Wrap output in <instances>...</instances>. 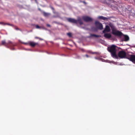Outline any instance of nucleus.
Returning <instances> with one entry per match:
<instances>
[{"label": "nucleus", "mask_w": 135, "mask_h": 135, "mask_svg": "<svg viewBox=\"0 0 135 135\" xmlns=\"http://www.w3.org/2000/svg\"><path fill=\"white\" fill-rule=\"evenodd\" d=\"M35 1L36 2H37L36 0H35Z\"/></svg>", "instance_id": "obj_24"}, {"label": "nucleus", "mask_w": 135, "mask_h": 135, "mask_svg": "<svg viewBox=\"0 0 135 135\" xmlns=\"http://www.w3.org/2000/svg\"><path fill=\"white\" fill-rule=\"evenodd\" d=\"M68 35L70 37L71 36V33H67Z\"/></svg>", "instance_id": "obj_17"}, {"label": "nucleus", "mask_w": 135, "mask_h": 135, "mask_svg": "<svg viewBox=\"0 0 135 135\" xmlns=\"http://www.w3.org/2000/svg\"><path fill=\"white\" fill-rule=\"evenodd\" d=\"M86 56L87 57H88V55H86Z\"/></svg>", "instance_id": "obj_22"}, {"label": "nucleus", "mask_w": 135, "mask_h": 135, "mask_svg": "<svg viewBox=\"0 0 135 135\" xmlns=\"http://www.w3.org/2000/svg\"><path fill=\"white\" fill-rule=\"evenodd\" d=\"M110 29L108 25H106L105 27L104 28V29L103 31V33L108 32H110Z\"/></svg>", "instance_id": "obj_7"}, {"label": "nucleus", "mask_w": 135, "mask_h": 135, "mask_svg": "<svg viewBox=\"0 0 135 135\" xmlns=\"http://www.w3.org/2000/svg\"><path fill=\"white\" fill-rule=\"evenodd\" d=\"M128 55L124 51H120L119 52L118 54V56L121 58L127 59Z\"/></svg>", "instance_id": "obj_3"}, {"label": "nucleus", "mask_w": 135, "mask_h": 135, "mask_svg": "<svg viewBox=\"0 0 135 135\" xmlns=\"http://www.w3.org/2000/svg\"><path fill=\"white\" fill-rule=\"evenodd\" d=\"M129 40V37L127 36H125L124 37V40L125 41H127Z\"/></svg>", "instance_id": "obj_13"}, {"label": "nucleus", "mask_w": 135, "mask_h": 135, "mask_svg": "<svg viewBox=\"0 0 135 135\" xmlns=\"http://www.w3.org/2000/svg\"><path fill=\"white\" fill-rule=\"evenodd\" d=\"M6 43L5 40H3L2 41V44L3 45H4Z\"/></svg>", "instance_id": "obj_16"}, {"label": "nucleus", "mask_w": 135, "mask_h": 135, "mask_svg": "<svg viewBox=\"0 0 135 135\" xmlns=\"http://www.w3.org/2000/svg\"><path fill=\"white\" fill-rule=\"evenodd\" d=\"M109 25L112 29V33L113 35L118 36H120L122 35V32L117 30L115 26L113 24H111Z\"/></svg>", "instance_id": "obj_2"}, {"label": "nucleus", "mask_w": 135, "mask_h": 135, "mask_svg": "<svg viewBox=\"0 0 135 135\" xmlns=\"http://www.w3.org/2000/svg\"><path fill=\"white\" fill-rule=\"evenodd\" d=\"M108 51L110 52L112 56L114 58L118 59L116 52L117 50V47L115 45H113L108 47Z\"/></svg>", "instance_id": "obj_1"}, {"label": "nucleus", "mask_w": 135, "mask_h": 135, "mask_svg": "<svg viewBox=\"0 0 135 135\" xmlns=\"http://www.w3.org/2000/svg\"><path fill=\"white\" fill-rule=\"evenodd\" d=\"M28 43L30 46L32 47H34L37 44V43L32 41H29Z\"/></svg>", "instance_id": "obj_10"}, {"label": "nucleus", "mask_w": 135, "mask_h": 135, "mask_svg": "<svg viewBox=\"0 0 135 135\" xmlns=\"http://www.w3.org/2000/svg\"><path fill=\"white\" fill-rule=\"evenodd\" d=\"M23 43L26 45L29 44L28 42L27 43Z\"/></svg>", "instance_id": "obj_19"}, {"label": "nucleus", "mask_w": 135, "mask_h": 135, "mask_svg": "<svg viewBox=\"0 0 135 135\" xmlns=\"http://www.w3.org/2000/svg\"><path fill=\"white\" fill-rule=\"evenodd\" d=\"M36 28H41L38 25H36Z\"/></svg>", "instance_id": "obj_18"}, {"label": "nucleus", "mask_w": 135, "mask_h": 135, "mask_svg": "<svg viewBox=\"0 0 135 135\" xmlns=\"http://www.w3.org/2000/svg\"><path fill=\"white\" fill-rule=\"evenodd\" d=\"M47 26L48 27H50V25H49V24H47Z\"/></svg>", "instance_id": "obj_20"}, {"label": "nucleus", "mask_w": 135, "mask_h": 135, "mask_svg": "<svg viewBox=\"0 0 135 135\" xmlns=\"http://www.w3.org/2000/svg\"><path fill=\"white\" fill-rule=\"evenodd\" d=\"M77 23H79L80 25H82L83 24L82 21L80 18H78V20H77Z\"/></svg>", "instance_id": "obj_12"}, {"label": "nucleus", "mask_w": 135, "mask_h": 135, "mask_svg": "<svg viewBox=\"0 0 135 135\" xmlns=\"http://www.w3.org/2000/svg\"><path fill=\"white\" fill-rule=\"evenodd\" d=\"M95 59H97V58H96V57L95 58Z\"/></svg>", "instance_id": "obj_26"}, {"label": "nucleus", "mask_w": 135, "mask_h": 135, "mask_svg": "<svg viewBox=\"0 0 135 135\" xmlns=\"http://www.w3.org/2000/svg\"><path fill=\"white\" fill-rule=\"evenodd\" d=\"M68 21L74 23H77V21L76 20L72 18H68Z\"/></svg>", "instance_id": "obj_8"}, {"label": "nucleus", "mask_w": 135, "mask_h": 135, "mask_svg": "<svg viewBox=\"0 0 135 135\" xmlns=\"http://www.w3.org/2000/svg\"><path fill=\"white\" fill-rule=\"evenodd\" d=\"M95 24L97 29L100 30L103 29V26L102 24L99 22L96 21L95 23Z\"/></svg>", "instance_id": "obj_4"}, {"label": "nucleus", "mask_w": 135, "mask_h": 135, "mask_svg": "<svg viewBox=\"0 0 135 135\" xmlns=\"http://www.w3.org/2000/svg\"><path fill=\"white\" fill-rule=\"evenodd\" d=\"M94 36L96 37H99V36H98V35H94Z\"/></svg>", "instance_id": "obj_21"}, {"label": "nucleus", "mask_w": 135, "mask_h": 135, "mask_svg": "<svg viewBox=\"0 0 135 135\" xmlns=\"http://www.w3.org/2000/svg\"><path fill=\"white\" fill-rule=\"evenodd\" d=\"M82 18L84 21L86 22L91 21L93 20L92 18L88 16H83Z\"/></svg>", "instance_id": "obj_6"}, {"label": "nucleus", "mask_w": 135, "mask_h": 135, "mask_svg": "<svg viewBox=\"0 0 135 135\" xmlns=\"http://www.w3.org/2000/svg\"><path fill=\"white\" fill-rule=\"evenodd\" d=\"M50 15V13H46V12H44V15L45 16H48L49 15Z\"/></svg>", "instance_id": "obj_14"}, {"label": "nucleus", "mask_w": 135, "mask_h": 135, "mask_svg": "<svg viewBox=\"0 0 135 135\" xmlns=\"http://www.w3.org/2000/svg\"><path fill=\"white\" fill-rule=\"evenodd\" d=\"M104 33V36L107 38H110L111 37V35L110 33H106L105 32Z\"/></svg>", "instance_id": "obj_9"}, {"label": "nucleus", "mask_w": 135, "mask_h": 135, "mask_svg": "<svg viewBox=\"0 0 135 135\" xmlns=\"http://www.w3.org/2000/svg\"><path fill=\"white\" fill-rule=\"evenodd\" d=\"M98 18L99 20H107L108 19L107 18L102 16H99L98 17Z\"/></svg>", "instance_id": "obj_11"}, {"label": "nucleus", "mask_w": 135, "mask_h": 135, "mask_svg": "<svg viewBox=\"0 0 135 135\" xmlns=\"http://www.w3.org/2000/svg\"><path fill=\"white\" fill-rule=\"evenodd\" d=\"M127 59L135 64V55H128Z\"/></svg>", "instance_id": "obj_5"}, {"label": "nucleus", "mask_w": 135, "mask_h": 135, "mask_svg": "<svg viewBox=\"0 0 135 135\" xmlns=\"http://www.w3.org/2000/svg\"><path fill=\"white\" fill-rule=\"evenodd\" d=\"M0 24H2L3 25L4 24L3 23H0Z\"/></svg>", "instance_id": "obj_23"}, {"label": "nucleus", "mask_w": 135, "mask_h": 135, "mask_svg": "<svg viewBox=\"0 0 135 135\" xmlns=\"http://www.w3.org/2000/svg\"><path fill=\"white\" fill-rule=\"evenodd\" d=\"M52 8V9H53V8Z\"/></svg>", "instance_id": "obj_25"}, {"label": "nucleus", "mask_w": 135, "mask_h": 135, "mask_svg": "<svg viewBox=\"0 0 135 135\" xmlns=\"http://www.w3.org/2000/svg\"><path fill=\"white\" fill-rule=\"evenodd\" d=\"M112 62L113 64H116V65H121V64L118 63L117 62H114L113 61V62Z\"/></svg>", "instance_id": "obj_15"}]
</instances>
